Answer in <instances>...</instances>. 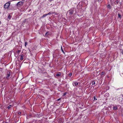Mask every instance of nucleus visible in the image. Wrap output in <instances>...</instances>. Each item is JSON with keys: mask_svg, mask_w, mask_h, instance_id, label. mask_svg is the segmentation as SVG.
I'll return each mask as SVG.
<instances>
[{"mask_svg": "<svg viewBox=\"0 0 123 123\" xmlns=\"http://www.w3.org/2000/svg\"><path fill=\"white\" fill-rule=\"evenodd\" d=\"M10 4V2H8L6 3L4 5V7L5 9H7L9 6Z\"/></svg>", "mask_w": 123, "mask_h": 123, "instance_id": "obj_1", "label": "nucleus"}, {"mask_svg": "<svg viewBox=\"0 0 123 123\" xmlns=\"http://www.w3.org/2000/svg\"><path fill=\"white\" fill-rule=\"evenodd\" d=\"M23 2L22 1L19 2L16 5L18 6H21L23 5Z\"/></svg>", "mask_w": 123, "mask_h": 123, "instance_id": "obj_2", "label": "nucleus"}, {"mask_svg": "<svg viewBox=\"0 0 123 123\" xmlns=\"http://www.w3.org/2000/svg\"><path fill=\"white\" fill-rule=\"evenodd\" d=\"M10 73L9 71H7V73L6 76V79H9L10 76Z\"/></svg>", "mask_w": 123, "mask_h": 123, "instance_id": "obj_3", "label": "nucleus"}, {"mask_svg": "<svg viewBox=\"0 0 123 123\" xmlns=\"http://www.w3.org/2000/svg\"><path fill=\"white\" fill-rule=\"evenodd\" d=\"M68 12L69 13V15H71L74 12V10H71L68 11Z\"/></svg>", "mask_w": 123, "mask_h": 123, "instance_id": "obj_4", "label": "nucleus"}, {"mask_svg": "<svg viewBox=\"0 0 123 123\" xmlns=\"http://www.w3.org/2000/svg\"><path fill=\"white\" fill-rule=\"evenodd\" d=\"M24 56L23 54H22V55L20 56V60H23L24 58Z\"/></svg>", "mask_w": 123, "mask_h": 123, "instance_id": "obj_5", "label": "nucleus"}, {"mask_svg": "<svg viewBox=\"0 0 123 123\" xmlns=\"http://www.w3.org/2000/svg\"><path fill=\"white\" fill-rule=\"evenodd\" d=\"M54 13H55L54 12H49L47 14H48V15H49L51 14H53Z\"/></svg>", "mask_w": 123, "mask_h": 123, "instance_id": "obj_6", "label": "nucleus"}, {"mask_svg": "<svg viewBox=\"0 0 123 123\" xmlns=\"http://www.w3.org/2000/svg\"><path fill=\"white\" fill-rule=\"evenodd\" d=\"M109 94L108 93H106L105 94V97H107L109 96Z\"/></svg>", "mask_w": 123, "mask_h": 123, "instance_id": "obj_7", "label": "nucleus"}, {"mask_svg": "<svg viewBox=\"0 0 123 123\" xmlns=\"http://www.w3.org/2000/svg\"><path fill=\"white\" fill-rule=\"evenodd\" d=\"M113 109L114 110H116L117 109V106H114L113 107Z\"/></svg>", "mask_w": 123, "mask_h": 123, "instance_id": "obj_8", "label": "nucleus"}, {"mask_svg": "<svg viewBox=\"0 0 123 123\" xmlns=\"http://www.w3.org/2000/svg\"><path fill=\"white\" fill-rule=\"evenodd\" d=\"M107 8L109 9H111V6L110 5H108L107 6Z\"/></svg>", "mask_w": 123, "mask_h": 123, "instance_id": "obj_9", "label": "nucleus"}, {"mask_svg": "<svg viewBox=\"0 0 123 123\" xmlns=\"http://www.w3.org/2000/svg\"><path fill=\"white\" fill-rule=\"evenodd\" d=\"M74 84L75 86H76L77 85H78L79 83L77 82H76L74 83Z\"/></svg>", "mask_w": 123, "mask_h": 123, "instance_id": "obj_10", "label": "nucleus"}, {"mask_svg": "<svg viewBox=\"0 0 123 123\" xmlns=\"http://www.w3.org/2000/svg\"><path fill=\"white\" fill-rule=\"evenodd\" d=\"M118 16L119 18H121V14L119 13H118Z\"/></svg>", "mask_w": 123, "mask_h": 123, "instance_id": "obj_11", "label": "nucleus"}, {"mask_svg": "<svg viewBox=\"0 0 123 123\" xmlns=\"http://www.w3.org/2000/svg\"><path fill=\"white\" fill-rule=\"evenodd\" d=\"M61 75V73L60 72H58V73L56 74V76H59Z\"/></svg>", "mask_w": 123, "mask_h": 123, "instance_id": "obj_12", "label": "nucleus"}, {"mask_svg": "<svg viewBox=\"0 0 123 123\" xmlns=\"http://www.w3.org/2000/svg\"><path fill=\"white\" fill-rule=\"evenodd\" d=\"M38 71H39L40 72H41V68H40L39 67H38Z\"/></svg>", "mask_w": 123, "mask_h": 123, "instance_id": "obj_13", "label": "nucleus"}, {"mask_svg": "<svg viewBox=\"0 0 123 123\" xmlns=\"http://www.w3.org/2000/svg\"><path fill=\"white\" fill-rule=\"evenodd\" d=\"M47 15H48V14H45L43 15L42 17L43 18Z\"/></svg>", "mask_w": 123, "mask_h": 123, "instance_id": "obj_14", "label": "nucleus"}, {"mask_svg": "<svg viewBox=\"0 0 123 123\" xmlns=\"http://www.w3.org/2000/svg\"><path fill=\"white\" fill-rule=\"evenodd\" d=\"M105 72H102L101 73V75H104V74H105Z\"/></svg>", "mask_w": 123, "mask_h": 123, "instance_id": "obj_15", "label": "nucleus"}, {"mask_svg": "<svg viewBox=\"0 0 123 123\" xmlns=\"http://www.w3.org/2000/svg\"><path fill=\"white\" fill-rule=\"evenodd\" d=\"M95 84V83L94 81H93L92 82V85H94Z\"/></svg>", "mask_w": 123, "mask_h": 123, "instance_id": "obj_16", "label": "nucleus"}, {"mask_svg": "<svg viewBox=\"0 0 123 123\" xmlns=\"http://www.w3.org/2000/svg\"><path fill=\"white\" fill-rule=\"evenodd\" d=\"M11 107V105H10L9 106H8L7 107V108H8V109H9Z\"/></svg>", "mask_w": 123, "mask_h": 123, "instance_id": "obj_17", "label": "nucleus"}, {"mask_svg": "<svg viewBox=\"0 0 123 123\" xmlns=\"http://www.w3.org/2000/svg\"><path fill=\"white\" fill-rule=\"evenodd\" d=\"M8 18L9 19H10L11 18V17L10 15H9L8 16Z\"/></svg>", "mask_w": 123, "mask_h": 123, "instance_id": "obj_18", "label": "nucleus"}, {"mask_svg": "<svg viewBox=\"0 0 123 123\" xmlns=\"http://www.w3.org/2000/svg\"><path fill=\"white\" fill-rule=\"evenodd\" d=\"M61 50H62V51L63 52V53H64V52L63 51V49L62 48V47H61Z\"/></svg>", "mask_w": 123, "mask_h": 123, "instance_id": "obj_19", "label": "nucleus"}, {"mask_svg": "<svg viewBox=\"0 0 123 123\" xmlns=\"http://www.w3.org/2000/svg\"><path fill=\"white\" fill-rule=\"evenodd\" d=\"M97 99L95 97V96H94V100H97Z\"/></svg>", "mask_w": 123, "mask_h": 123, "instance_id": "obj_20", "label": "nucleus"}, {"mask_svg": "<svg viewBox=\"0 0 123 123\" xmlns=\"http://www.w3.org/2000/svg\"><path fill=\"white\" fill-rule=\"evenodd\" d=\"M72 74L71 73H70L69 74V76L70 77H71L72 75Z\"/></svg>", "mask_w": 123, "mask_h": 123, "instance_id": "obj_21", "label": "nucleus"}, {"mask_svg": "<svg viewBox=\"0 0 123 123\" xmlns=\"http://www.w3.org/2000/svg\"><path fill=\"white\" fill-rule=\"evenodd\" d=\"M27 44V42H25V47H26V45Z\"/></svg>", "mask_w": 123, "mask_h": 123, "instance_id": "obj_22", "label": "nucleus"}, {"mask_svg": "<svg viewBox=\"0 0 123 123\" xmlns=\"http://www.w3.org/2000/svg\"><path fill=\"white\" fill-rule=\"evenodd\" d=\"M67 93V92H65L64 93V94H63V96H65V95Z\"/></svg>", "mask_w": 123, "mask_h": 123, "instance_id": "obj_23", "label": "nucleus"}, {"mask_svg": "<svg viewBox=\"0 0 123 123\" xmlns=\"http://www.w3.org/2000/svg\"><path fill=\"white\" fill-rule=\"evenodd\" d=\"M21 112H20L19 111V112H18V114H19V115H20V114H21Z\"/></svg>", "mask_w": 123, "mask_h": 123, "instance_id": "obj_24", "label": "nucleus"}, {"mask_svg": "<svg viewBox=\"0 0 123 123\" xmlns=\"http://www.w3.org/2000/svg\"><path fill=\"white\" fill-rule=\"evenodd\" d=\"M48 33L47 32H46L45 34V36H47V35H48Z\"/></svg>", "mask_w": 123, "mask_h": 123, "instance_id": "obj_25", "label": "nucleus"}, {"mask_svg": "<svg viewBox=\"0 0 123 123\" xmlns=\"http://www.w3.org/2000/svg\"><path fill=\"white\" fill-rule=\"evenodd\" d=\"M18 55V54H14V55H15V56H18V55Z\"/></svg>", "mask_w": 123, "mask_h": 123, "instance_id": "obj_26", "label": "nucleus"}, {"mask_svg": "<svg viewBox=\"0 0 123 123\" xmlns=\"http://www.w3.org/2000/svg\"><path fill=\"white\" fill-rule=\"evenodd\" d=\"M60 99H61V98H59V99H58L57 100H60Z\"/></svg>", "mask_w": 123, "mask_h": 123, "instance_id": "obj_27", "label": "nucleus"}, {"mask_svg": "<svg viewBox=\"0 0 123 123\" xmlns=\"http://www.w3.org/2000/svg\"><path fill=\"white\" fill-rule=\"evenodd\" d=\"M101 0H98L99 2Z\"/></svg>", "mask_w": 123, "mask_h": 123, "instance_id": "obj_28", "label": "nucleus"}, {"mask_svg": "<svg viewBox=\"0 0 123 123\" xmlns=\"http://www.w3.org/2000/svg\"><path fill=\"white\" fill-rule=\"evenodd\" d=\"M53 0H50V1H51Z\"/></svg>", "mask_w": 123, "mask_h": 123, "instance_id": "obj_29", "label": "nucleus"}, {"mask_svg": "<svg viewBox=\"0 0 123 123\" xmlns=\"http://www.w3.org/2000/svg\"><path fill=\"white\" fill-rule=\"evenodd\" d=\"M54 54H53V57H54L55 56H54Z\"/></svg>", "mask_w": 123, "mask_h": 123, "instance_id": "obj_30", "label": "nucleus"}, {"mask_svg": "<svg viewBox=\"0 0 123 123\" xmlns=\"http://www.w3.org/2000/svg\"><path fill=\"white\" fill-rule=\"evenodd\" d=\"M27 118H28V117H27Z\"/></svg>", "mask_w": 123, "mask_h": 123, "instance_id": "obj_31", "label": "nucleus"}, {"mask_svg": "<svg viewBox=\"0 0 123 123\" xmlns=\"http://www.w3.org/2000/svg\"><path fill=\"white\" fill-rule=\"evenodd\" d=\"M6 123H8V122H6Z\"/></svg>", "mask_w": 123, "mask_h": 123, "instance_id": "obj_32", "label": "nucleus"}, {"mask_svg": "<svg viewBox=\"0 0 123 123\" xmlns=\"http://www.w3.org/2000/svg\"><path fill=\"white\" fill-rule=\"evenodd\" d=\"M1 23V21H0V24Z\"/></svg>", "mask_w": 123, "mask_h": 123, "instance_id": "obj_33", "label": "nucleus"}, {"mask_svg": "<svg viewBox=\"0 0 123 123\" xmlns=\"http://www.w3.org/2000/svg\"><path fill=\"white\" fill-rule=\"evenodd\" d=\"M73 86H74V85L73 84Z\"/></svg>", "mask_w": 123, "mask_h": 123, "instance_id": "obj_34", "label": "nucleus"}, {"mask_svg": "<svg viewBox=\"0 0 123 123\" xmlns=\"http://www.w3.org/2000/svg\"><path fill=\"white\" fill-rule=\"evenodd\" d=\"M122 100H123V98H122Z\"/></svg>", "mask_w": 123, "mask_h": 123, "instance_id": "obj_35", "label": "nucleus"}, {"mask_svg": "<svg viewBox=\"0 0 123 123\" xmlns=\"http://www.w3.org/2000/svg\"><path fill=\"white\" fill-rule=\"evenodd\" d=\"M12 53V52L11 53Z\"/></svg>", "mask_w": 123, "mask_h": 123, "instance_id": "obj_36", "label": "nucleus"}, {"mask_svg": "<svg viewBox=\"0 0 123 123\" xmlns=\"http://www.w3.org/2000/svg\"><path fill=\"white\" fill-rule=\"evenodd\" d=\"M18 51L19 52V50H18Z\"/></svg>", "mask_w": 123, "mask_h": 123, "instance_id": "obj_37", "label": "nucleus"}]
</instances>
